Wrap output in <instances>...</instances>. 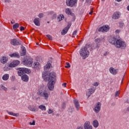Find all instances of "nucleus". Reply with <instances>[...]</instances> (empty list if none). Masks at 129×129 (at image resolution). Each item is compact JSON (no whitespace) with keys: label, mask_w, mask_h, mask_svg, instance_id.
I'll return each mask as SVG.
<instances>
[{"label":"nucleus","mask_w":129,"mask_h":129,"mask_svg":"<svg viewBox=\"0 0 129 129\" xmlns=\"http://www.w3.org/2000/svg\"><path fill=\"white\" fill-rule=\"evenodd\" d=\"M56 83V74L54 72L50 73L48 77V88L50 91L54 90V85Z\"/></svg>","instance_id":"f257e3e1"},{"label":"nucleus","mask_w":129,"mask_h":129,"mask_svg":"<svg viewBox=\"0 0 129 129\" xmlns=\"http://www.w3.org/2000/svg\"><path fill=\"white\" fill-rule=\"evenodd\" d=\"M115 46L116 48H118V49L119 48L121 49H125L126 48V43L120 39V38L118 37L115 43Z\"/></svg>","instance_id":"f03ea898"},{"label":"nucleus","mask_w":129,"mask_h":129,"mask_svg":"<svg viewBox=\"0 0 129 129\" xmlns=\"http://www.w3.org/2000/svg\"><path fill=\"white\" fill-rule=\"evenodd\" d=\"M87 46L88 48L90 47V45L86 44V46L81 48L80 51V54L82 57H88L89 56V51L87 50Z\"/></svg>","instance_id":"7ed1b4c3"},{"label":"nucleus","mask_w":129,"mask_h":129,"mask_svg":"<svg viewBox=\"0 0 129 129\" xmlns=\"http://www.w3.org/2000/svg\"><path fill=\"white\" fill-rule=\"evenodd\" d=\"M37 94L41 97H44L45 100H48V98H49V93L45 90H39L37 92Z\"/></svg>","instance_id":"20e7f679"},{"label":"nucleus","mask_w":129,"mask_h":129,"mask_svg":"<svg viewBox=\"0 0 129 129\" xmlns=\"http://www.w3.org/2000/svg\"><path fill=\"white\" fill-rule=\"evenodd\" d=\"M66 4L68 7H74L77 5V0H66Z\"/></svg>","instance_id":"39448f33"},{"label":"nucleus","mask_w":129,"mask_h":129,"mask_svg":"<svg viewBox=\"0 0 129 129\" xmlns=\"http://www.w3.org/2000/svg\"><path fill=\"white\" fill-rule=\"evenodd\" d=\"M23 63L26 66H28V67H32V65L33 64V59L28 57L23 61Z\"/></svg>","instance_id":"423d86ee"},{"label":"nucleus","mask_w":129,"mask_h":129,"mask_svg":"<svg viewBox=\"0 0 129 129\" xmlns=\"http://www.w3.org/2000/svg\"><path fill=\"white\" fill-rule=\"evenodd\" d=\"M10 44L13 45V46H19V45L22 44V42L16 39H12L10 40Z\"/></svg>","instance_id":"0eeeda50"},{"label":"nucleus","mask_w":129,"mask_h":129,"mask_svg":"<svg viewBox=\"0 0 129 129\" xmlns=\"http://www.w3.org/2000/svg\"><path fill=\"white\" fill-rule=\"evenodd\" d=\"M109 30V26L108 25L103 26L98 29L99 32H102L103 33H105V32H107Z\"/></svg>","instance_id":"6e6552de"},{"label":"nucleus","mask_w":129,"mask_h":129,"mask_svg":"<svg viewBox=\"0 0 129 129\" xmlns=\"http://www.w3.org/2000/svg\"><path fill=\"white\" fill-rule=\"evenodd\" d=\"M101 108V104L100 103V102H98L96 105L95 108H94V111H95V112H96L97 113L98 112H99V111H100Z\"/></svg>","instance_id":"1a4fd4ad"},{"label":"nucleus","mask_w":129,"mask_h":129,"mask_svg":"<svg viewBox=\"0 0 129 129\" xmlns=\"http://www.w3.org/2000/svg\"><path fill=\"white\" fill-rule=\"evenodd\" d=\"M120 17V13L119 12H115L114 14L112 15V19L114 20H117V19H119Z\"/></svg>","instance_id":"9d476101"},{"label":"nucleus","mask_w":129,"mask_h":129,"mask_svg":"<svg viewBox=\"0 0 129 129\" xmlns=\"http://www.w3.org/2000/svg\"><path fill=\"white\" fill-rule=\"evenodd\" d=\"M109 71L111 74H113V75H116V74H117V72H118V70L111 67L109 69Z\"/></svg>","instance_id":"9b49d317"},{"label":"nucleus","mask_w":129,"mask_h":129,"mask_svg":"<svg viewBox=\"0 0 129 129\" xmlns=\"http://www.w3.org/2000/svg\"><path fill=\"white\" fill-rule=\"evenodd\" d=\"M0 61L2 64H6L8 61V58L6 56H2L0 58Z\"/></svg>","instance_id":"f8f14e48"},{"label":"nucleus","mask_w":129,"mask_h":129,"mask_svg":"<svg viewBox=\"0 0 129 129\" xmlns=\"http://www.w3.org/2000/svg\"><path fill=\"white\" fill-rule=\"evenodd\" d=\"M95 91V89L94 88H91V90H89V92L86 94L87 96H88V98H89V97H90V96H91V94L94 93Z\"/></svg>","instance_id":"ddd939ff"},{"label":"nucleus","mask_w":129,"mask_h":129,"mask_svg":"<svg viewBox=\"0 0 129 129\" xmlns=\"http://www.w3.org/2000/svg\"><path fill=\"white\" fill-rule=\"evenodd\" d=\"M34 68L35 69H37V70H39L41 68V66L40 65V63L38 62H34L33 63Z\"/></svg>","instance_id":"4468645a"},{"label":"nucleus","mask_w":129,"mask_h":129,"mask_svg":"<svg viewBox=\"0 0 129 129\" xmlns=\"http://www.w3.org/2000/svg\"><path fill=\"white\" fill-rule=\"evenodd\" d=\"M74 103L75 105L76 108H77V110H79L80 105H79V102H78V100L75 99L74 100Z\"/></svg>","instance_id":"2eb2a0df"},{"label":"nucleus","mask_w":129,"mask_h":129,"mask_svg":"<svg viewBox=\"0 0 129 129\" xmlns=\"http://www.w3.org/2000/svg\"><path fill=\"white\" fill-rule=\"evenodd\" d=\"M18 74L19 76H22L23 74H25L23 68H20L18 69Z\"/></svg>","instance_id":"dca6fc26"},{"label":"nucleus","mask_w":129,"mask_h":129,"mask_svg":"<svg viewBox=\"0 0 129 129\" xmlns=\"http://www.w3.org/2000/svg\"><path fill=\"white\" fill-rule=\"evenodd\" d=\"M85 129H92V126L90 125V123L89 122H86L84 125Z\"/></svg>","instance_id":"f3484780"},{"label":"nucleus","mask_w":129,"mask_h":129,"mask_svg":"<svg viewBox=\"0 0 129 129\" xmlns=\"http://www.w3.org/2000/svg\"><path fill=\"white\" fill-rule=\"evenodd\" d=\"M33 23H34L36 26H40V19L36 18L34 21Z\"/></svg>","instance_id":"a211bd4d"},{"label":"nucleus","mask_w":129,"mask_h":129,"mask_svg":"<svg viewBox=\"0 0 129 129\" xmlns=\"http://www.w3.org/2000/svg\"><path fill=\"white\" fill-rule=\"evenodd\" d=\"M22 80L25 82H28L29 81V77L26 75H24L22 76Z\"/></svg>","instance_id":"6ab92c4d"},{"label":"nucleus","mask_w":129,"mask_h":129,"mask_svg":"<svg viewBox=\"0 0 129 129\" xmlns=\"http://www.w3.org/2000/svg\"><path fill=\"white\" fill-rule=\"evenodd\" d=\"M117 40V38H116L115 37H112L109 39V42L111 43V44H114L115 45V43H116Z\"/></svg>","instance_id":"aec40b11"},{"label":"nucleus","mask_w":129,"mask_h":129,"mask_svg":"<svg viewBox=\"0 0 129 129\" xmlns=\"http://www.w3.org/2000/svg\"><path fill=\"white\" fill-rule=\"evenodd\" d=\"M9 78H10V75L8 74H5L2 77L3 80H4L5 81H7V80H9Z\"/></svg>","instance_id":"412c9836"},{"label":"nucleus","mask_w":129,"mask_h":129,"mask_svg":"<svg viewBox=\"0 0 129 129\" xmlns=\"http://www.w3.org/2000/svg\"><path fill=\"white\" fill-rule=\"evenodd\" d=\"M9 56H10V57H14V58H19L20 57V54L16 52V53L10 54Z\"/></svg>","instance_id":"4be33fe9"},{"label":"nucleus","mask_w":129,"mask_h":129,"mask_svg":"<svg viewBox=\"0 0 129 129\" xmlns=\"http://www.w3.org/2000/svg\"><path fill=\"white\" fill-rule=\"evenodd\" d=\"M93 125L94 127H98V125H99V123L97 120H94L93 121Z\"/></svg>","instance_id":"5701e85b"},{"label":"nucleus","mask_w":129,"mask_h":129,"mask_svg":"<svg viewBox=\"0 0 129 129\" xmlns=\"http://www.w3.org/2000/svg\"><path fill=\"white\" fill-rule=\"evenodd\" d=\"M22 53L21 54V56H25L26 55V53H27V51L26 50V48L23 46H22Z\"/></svg>","instance_id":"b1692460"},{"label":"nucleus","mask_w":129,"mask_h":129,"mask_svg":"<svg viewBox=\"0 0 129 129\" xmlns=\"http://www.w3.org/2000/svg\"><path fill=\"white\" fill-rule=\"evenodd\" d=\"M69 30V28H67V27L64 28V29L61 32V35H66Z\"/></svg>","instance_id":"393cba45"},{"label":"nucleus","mask_w":129,"mask_h":129,"mask_svg":"<svg viewBox=\"0 0 129 129\" xmlns=\"http://www.w3.org/2000/svg\"><path fill=\"white\" fill-rule=\"evenodd\" d=\"M23 71L24 72V74L27 73V74H29V73H31V70L30 69L23 68Z\"/></svg>","instance_id":"a878e982"},{"label":"nucleus","mask_w":129,"mask_h":129,"mask_svg":"<svg viewBox=\"0 0 129 129\" xmlns=\"http://www.w3.org/2000/svg\"><path fill=\"white\" fill-rule=\"evenodd\" d=\"M8 114H10V115H13V116H19V113H15L13 112H9L8 111Z\"/></svg>","instance_id":"bb28decb"},{"label":"nucleus","mask_w":129,"mask_h":129,"mask_svg":"<svg viewBox=\"0 0 129 129\" xmlns=\"http://www.w3.org/2000/svg\"><path fill=\"white\" fill-rule=\"evenodd\" d=\"M29 108L30 110H31V111H38V109L36 107H33L30 106Z\"/></svg>","instance_id":"cd10ccee"},{"label":"nucleus","mask_w":129,"mask_h":129,"mask_svg":"<svg viewBox=\"0 0 129 129\" xmlns=\"http://www.w3.org/2000/svg\"><path fill=\"white\" fill-rule=\"evenodd\" d=\"M50 67H51V64L50 63H48L47 64H46L45 66H44V70H49V69H50Z\"/></svg>","instance_id":"c85d7f7f"},{"label":"nucleus","mask_w":129,"mask_h":129,"mask_svg":"<svg viewBox=\"0 0 129 129\" xmlns=\"http://www.w3.org/2000/svg\"><path fill=\"white\" fill-rule=\"evenodd\" d=\"M66 13L67 14V15H72V13H71V10L69 8H67L66 9Z\"/></svg>","instance_id":"c756f323"},{"label":"nucleus","mask_w":129,"mask_h":129,"mask_svg":"<svg viewBox=\"0 0 129 129\" xmlns=\"http://www.w3.org/2000/svg\"><path fill=\"white\" fill-rule=\"evenodd\" d=\"M64 19V15H59L58 17H57V20H58V21L60 22L61 21H62V20Z\"/></svg>","instance_id":"7c9ffc66"},{"label":"nucleus","mask_w":129,"mask_h":129,"mask_svg":"<svg viewBox=\"0 0 129 129\" xmlns=\"http://www.w3.org/2000/svg\"><path fill=\"white\" fill-rule=\"evenodd\" d=\"M39 108L41 110H46V106L45 105H40L39 106Z\"/></svg>","instance_id":"2f4dec72"},{"label":"nucleus","mask_w":129,"mask_h":129,"mask_svg":"<svg viewBox=\"0 0 129 129\" xmlns=\"http://www.w3.org/2000/svg\"><path fill=\"white\" fill-rule=\"evenodd\" d=\"M0 87L1 89H2L3 90H4V91H8V88L5 87L4 85H1Z\"/></svg>","instance_id":"473e14b6"},{"label":"nucleus","mask_w":129,"mask_h":129,"mask_svg":"<svg viewBox=\"0 0 129 129\" xmlns=\"http://www.w3.org/2000/svg\"><path fill=\"white\" fill-rule=\"evenodd\" d=\"M19 27V23H16L13 26V28L14 30H16V29H18Z\"/></svg>","instance_id":"72a5a7b5"},{"label":"nucleus","mask_w":129,"mask_h":129,"mask_svg":"<svg viewBox=\"0 0 129 129\" xmlns=\"http://www.w3.org/2000/svg\"><path fill=\"white\" fill-rule=\"evenodd\" d=\"M95 42L96 44H99V43H101V39L100 38H97L95 40Z\"/></svg>","instance_id":"f704fd0d"},{"label":"nucleus","mask_w":129,"mask_h":129,"mask_svg":"<svg viewBox=\"0 0 129 129\" xmlns=\"http://www.w3.org/2000/svg\"><path fill=\"white\" fill-rule=\"evenodd\" d=\"M13 63H14V65H15V67H16V66H18V65H19V64H20V61L14 60Z\"/></svg>","instance_id":"c9c22d12"},{"label":"nucleus","mask_w":129,"mask_h":129,"mask_svg":"<svg viewBox=\"0 0 129 129\" xmlns=\"http://www.w3.org/2000/svg\"><path fill=\"white\" fill-rule=\"evenodd\" d=\"M9 67L11 68H13L14 67H16V66L15 65V63H14L13 61H12V62H11L9 65Z\"/></svg>","instance_id":"e433bc0d"},{"label":"nucleus","mask_w":129,"mask_h":129,"mask_svg":"<svg viewBox=\"0 0 129 129\" xmlns=\"http://www.w3.org/2000/svg\"><path fill=\"white\" fill-rule=\"evenodd\" d=\"M95 48H99V45H98V43H96L95 47L93 46V45H92V49H95Z\"/></svg>","instance_id":"4c0bfd02"},{"label":"nucleus","mask_w":129,"mask_h":129,"mask_svg":"<svg viewBox=\"0 0 129 129\" xmlns=\"http://www.w3.org/2000/svg\"><path fill=\"white\" fill-rule=\"evenodd\" d=\"M66 65L67 66H65L66 68H70L71 67L70 63H69V62H67Z\"/></svg>","instance_id":"58836bf2"},{"label":"nucleus","mask_w":129,"mask_h":129,"mask_svg":"<svg viewBox=\"0 0 129 129\" xmlns=\"http://www.w3.org/2000/svg\"><path fill=\"white\" fill-rule=\"evenodd\" d=\"M11 78V81H14L15 80H16V76H12Z\"/></svg>","instance_id":"ea45409f"},{"label":"nucleus","mask_w":129,"mask_h":129,"mask_svg":"<svg viewBox=\"0 0 129 129\" xmlns=\"http://www.w3.org/2000/svg\"><path fill=\"white\" fill-rule=\"evenodd\" d=\"M46 37L49 39V40H52V36L51 35H47Z\"/></svg>","instance_id":"a19ab883"},{"label":"nucleus","mask_w":129,"mask_h":129,"mask_svg":"<svg viewBox=\"0 0 129 129\" xmlns=\"http://www.w3.org/2000/svg\"><path fill=\"white\" fill-rule=\"evenodd\" d=\"M38 17L41 19L44 17V14H43V13H40L39 14Z\"/></svg>","instance_id":"79ce46f5"},{"label":"nucleus","mask_w":129,"mask_h":129,"mask_svg":"<svg viewBox=\"0 0 129 129\" xmlns=\"http://www.w3.org/2000/svg\"><path fill=\"white\" fill-rule=\"evenodd\" d=\"M29 123L30 125H35V121L33 120L32 122H30Z\"/></svg>","instance_id":"37998d69"},{"label":"nucleus","mask_w":129,"mask_h":129,"mask_svg":"<svg viewBox=\"0 0 129 129\" xmlns=\"http://www.w3.org/2000/svg\"><path fill=\"white\" fill-rule=\"evenodd\" d=\"M76 34H77V30H75L73 33V37L74 36H76Z\"/></svg>","instance_id":"c03bdc74"},{"label":"nucleus","mask_w":129,"mask_h":129,"mask_svg":"<svg viewBox=\"0 0 129 129\" xmlns=\"http://www.w3.org/2000/svg\"><path fill=\"white\" fill-rule=\"evenodd\" d=\"M124 24L122 22H120L119 23V26L121 27V28H122V27L124 26Z\"/></svg>","instance_id":"a18cd8bd"},{"label":"nucleus","mask_w":129,"mask_h":129,"mask_svg":"<svg viewBox=\"0 0 129 129\" xmlns=\"http://www.w3.org/2000/svg\"><path fill=\"white\" fill-rule=\"evenodd\" d=\"M118 95H119V91H117L115 93V96H118Z\"/></svg>","instance_id":"49530a36"},{"label":"nucleus","mask_w":129,"mask_h":129,"mask_svg":"<svg viewBox=\"0 0 129 129\" xmlns=\"http://www.w3.org/2000/svg\"><path fill=\"white\" fill-rule=\"evenodd\" d=\"M48 113H49V114H51V113H53V110H52L51 109H49L48 111Z\"/></svg>","instance_id":"de8ad7c7"},{"label":"nucleus","mask_w":129,"mask_h":129,"mask_svg":"<svg viewBox=\"0 0 129 129\" xmlns=\"http://www.w3.org/2000/svg\"><path fill=\"white\" fill-rule=\"evenodd\" d=\"M98 84H99L98 83L95 82V83H94L93 84V85L94 86H98Z\"/></svg>","instance_id":"09e8293b"},{"label":"nucleus","mask_w":129,"mask_h":129,"mask_svg":"<svg viewBox=\"0 0 129 129\" xmlns=\"http://www.w3.org/2000/svg\"><path fill=\"white\" fill-rule=\"evenodd\" d=\"M25 30V28H24V27L23 26H21L20 27V31H24Z\"/></svg>","instance_id":"8fccbe9b"},{"label":"nucleus","mask_w":129,"mask_h":129,"mask_svg":"<svg viewBox=\"0 0 129 129\" xmlns=\"http://www.w3.org/2000/svg\"><path fill=\"white\" fill-rule=\"evenodd\" d=\"M70 27H71V24H69L68 25V27H66V28H68L69 29V28H70Z\"/></svg>","instance_id":"3c124183"},{"label":"nucleus","mask_w":129,"mask_h":129,"mask_svg":"<svg viewBox=\"0 0 129 129\" xmlns=\"http://www.w3.org/2000/svg\"><path fill=\"white\" fill-rule=\"evenodd\" d=\"M66 85H67V83H66L62 84V86H64V87H66Z\"/></svg>","instance_id":"603ef678"},{"label":"nucleus","mask_w":129,"mask_h":129,"mask_svg":"<svg viewBox=\"0 0 129 129\" xmlns=\"http://www.w3.org/2000/svg\"><path fill=\"white\" fill-rule=\"evenodd\" d=\"M120 32V30H116L115 31V33H119Z\"/></svg>","instance_id":"864d4df0"},{"label":"nucleus","mask_w":129,"mask_h":129,"mask_svg":"<svg viewBox=\"0 0 129 129\" xmlns=\"http://www.w3.org/2000/svg\"><path fill=\"white\" fill-rule=\"evenodd\" d=\"M5 3H10V0H5Z\"/></svg>","instance_id":"5fc2aeb1"},{"label":"nucleus","mask_w":129,"mask_h":129,"mask_svg":"<svg viewBox=\"0 0 129 129\" xmlns=\"http://www.w3.org/2000/svg\"><path fill=\"white\" fill-rule=\"evenodd\" d=\"M92 13H93V11H92L91 12L89 13V15H92Z\"/></svg>","instance_id":"6e6d98bb"},{"label":"nucleus","mask_w":129,"mask_h":129,"mask_svg":"<svg viewBox=\"0 0 129 129\" xmlns=\"http://www.w3.org/2000/svg\"><path fill=\"white\" fill-rule=\"evenodd\" d=\"M116 2H118V3H119V2H121V1H122V0H116Z\"/></svg>","instance_id":"4d7b16f0"},{"label":"nucleus","mask_w":129,"mask_h":129,"mask_svg":"<svg viewBox=\"0 0 129 129\" xmlns=\"http://www.w3.org/2000/svg\"><path fill=\"white\" fill-rule=\"evenodd\" d=\"M127 111H129V106L127 108Z\"/></svg>","instance_id":"13d9d810"},{"label":"nucleus","mask_w":129,"mask_h":129,"mask_svg":"<svg viewBox=\"0 0 129 129\" xmlns=\"http://www.w3.org/2000/svg\"><path fill=\"white\" fill-rule=\"evenodd\" d=\"M127 9L129 11V5L127 6Z\"/></svg>","instance_id":"bf43d9fd"},{"label":"nucleus","mask_w":129,"mask_h":129,"mask_svg":"<svg viewBox=\"0 0 129 129\" xmlns=\"http://www.w3.org/2000/svg\"><path fill=\"white\" fill-rule=\"evenodd\" d=\"M50 14H54V12H53V11H51V12H50Z\"/></svg>","instance_id":"052dcab7"},{"label":"nucleus","mask_w":129,"mask_h":129,"mask_svg":"<svg viewBox=\"0 0 129 129\" xmlns=\"http://www.w3.org/2000/svg\"><path fill=\"white\" fill-rule=\"evenodd\" d=\"M74 21L75 20V16L73 17Z\"/></svg>","instance_id":"680f3d73"},{"label":"nucleus","mask_w":129,"mask_h":129,"mask_svg":"<svg viewBox=\"0 0 129 129\" xmlns=\"http://www.w3.org/2000/svg\"><path fill=\"white\" fill-rule=\"evenodd\" d=\"M11 24H14V23H13V22L11 21Z\"/></svg>","instance_id":"e2e57ef3"},{"label":"nucleus","mask_w":129,"mask_h":129,"mask_svg":"<svg viewBox=\"0 0 129 129\" xmlns=\"http://www.w3.org/2000/svg\"><path fill=\"white\" fill-rule=\"evenodd\" d=\"M103 2H104V1H105V0H102Z\"/></svg>","instance_id":"0e129e2a"},{"label":"nucleus","mask_w":129,"mask_h":129,"mask_svg":"<svg viewBox=\"0 0 129 129\" xmlns=\"http://www.w3.org/2000/svg\"><path fill=\"white\" fill-rule=\"evenodd\" d=\"M47 23H49V22H48Z\"/></svg>","instance_id":"69168bd1"},{"label":"nucleus","mask_w":129,"mask_h":129,"mask_svg":"<svg viewBox=\"0 0 129 129\" xmlns=\"http://www.w3.org/2000/svg\"><path fill=\"white\" fill-rule=\"evenodd\" d=\"M82 1H84V0H82Z\"/></svg>","instance_id":"338daca9"},{"label":"nucleus","mask_w":129,"mask_h":129,"mask_svg":"<svg viewBox=\"0 0 129 129\" xmlns=\"http://www.w3.org/2000/svg\"><path fill=\"white\" fill-rule=\"evenodd\" d=\"M128 2H129V0H128Z\"/></svg>","instance_id":"774afa93"}]
</instances>
